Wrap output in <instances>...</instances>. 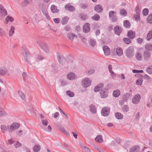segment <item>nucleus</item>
Returning a JSON list of instances; mask_svg holds the SVG:
<instances>
[{"mask_svg": "<svg viewBox=\"0 0 152 152\" xmlns=\"http://www.w3.org/2000/svg\"><path fill=\"white\" fill-rule=\"evenodd\" d=\"M37 43L44 52L46 53H49L50 52L49 47L46 43L39 40H37Z\"/></svg>", "mask_w": 152, "mask_h": 152, "instance_id": "1", "label": "nucleus"}, {"mask_svg": "<svg viewBox=\"0 0 152 152\" xmlns=\"http://www.w3.org/2000/svg\"><path fill=\"white\" fill-rule=\"evenodd\" d=\"M134 50L132 47H128L126 52V54L127 57L129 58H132L134 54Z\"/></svg>", "mask_w": 152, "mask_h": 152, "instance_id": "2", "label": "nucleus"}, {"mask_svg": "<svg viewBox=\"0 0 152 152\" xmlns=\"http://www.w3.org/2000/svg\"><path fill=\"white\" fill-rule=\"evenodd\" d=\"M91 80L88 78L87 77L83 79L82 81V83L83 86L84 88H87L91 84Z\"/></svg>", "mask_w": 152, "mask_h": 152, "instance_id": "3", "label": "nucleus"}, {"mask_svg": "<svg viewBox=\"0 0 152 152\" xmlns=\"http://www.w3.org/2000/svg\"><path fill=\"white\" fill-rule=\"evenodd\" d=\"M7 15V12L5 9L2 5L0 4V19L2 20Z\"/></svg>", "mask_w": 152, "mask_h": 152, "instance_id": "4", "label": "nucleus"}, {"mask_svg": "<svg viewBox=\"0 0 152 152\" xmlns=\"http://www.w3.org/2000/svg\"><path fill=\"white\" fill-rule=\"evenodd\" d=\"M20 126L19 123H14L10 126V128L8 129L9 131L10 132H12L13 130L18 129Z\"/></svg>", "mask_w": 152, "mask_h": 152, "instance_id": "5", "label": "nucleus"}, {"mask_svg": "<svg viewBox=\"0 0 152 152\" xmlns=\"http://www.w3.org/2000/svg\"><path fill=\"white\" fill-rule=\"evenodd\" d=\"M108 89H104L100 91V96L102 98H105L108 96Z\"/></svg>", "mask_w": 152, "mask_h": 152, "instance_id": "6", "label": "nucleus"}, {"mask_svg": "<svg viewBox=\"0 0 152 152\" xmlns=\"http://www.w3.org/2000/svg\"><path fill=\"white\" fill-rule=\"evenodd\" d=\"M110 112V109L108 107H104L101 110V114L104 116L108 115Z\"/></svg>", "mask_w": 152, "mask_h": 152, "instance_id": "7", "label": "nucleus"}, {"mask_svg": "<svg viewBox=\"0 0 152 152\" xmlns=\"http://www.w3.org/2000/svg\"><path fill=\"white\" fill-rule=\"evenodd\" d=\"M143 56L144 59L146 61L149 60L151 58V55L150 52L145 50L144 51Z\"/></svg>", "mask_w": 152, "mask_h": 152, "instance_id": "8", "label": "nucleus"}, {"mask_svg": "<svg viewBox=\"0 0 152 152\" xmlns=\"http://www.w3.org/2000/svg\"><path fill=\"white\" fill-rule=\"evenodd\" d=\"M141 99V96L139 94L136 95L132 100V102L134 104H137L138 103Z\"/></svg>", "mask_w": 152, "mask_h": 152, "instance_id": "9", "label": "nucleus"}, {"mask_svg": "<svg viewBox=\"0 0 152 152\" xmlns=\"http://www.w3.org/2000/svg\"><path fill=\"white\" fill-rule=\"evenodd\" d=\"M136 33L132 30L129 31L127 32V37L130 39H132L135 37Z\"/></svg>", "mask_w": 152, "mask_h": 152, "instance_id": "10", "label": "nucleus"}, {"mask_svg": "<svg viewBox=\"0 0 152 152\" xmlns=\"http://www.w3.org/2000/svg\"><path fill=\"white\" fill-rule=\"evenodd\" d=\"M102 48L105 55L108 56L110 54V49L107 46H104Z\"/></svg>", "mask_w": 152, "mask_h": 152, "instance_id": "11", "label": "nucleus"}, {"mask_svg": "<svg viewBox=\"0 0 152 152\" xmlns=\"http://www.w3.org/2000/svg\"><path fill=\"white\" fill-rule=\"evenodd\" d=\"M114 31L115 33L118 35H119L122 31L121 28L118 26H116L114 27Z\"/></svg>", "mask_w": 152, "mask_h": 152, "instance_id": "12", "label": "nucleus"}, {"mask_svg": "<svg viewBox=\"0 0 152 152\" xmlns=\"http://www.w3.org/2000/svg\"><path fill=\"white\" fill-rule=\"evenodd\" d=\"M67 77L69 80H74L76 78L77 76L74 73L71 72L67 75Z\"/></svg>", "mask_w": 152, "mask_h": 152, "instance_id": "13", "label": "nucleus"}, {"mask_svg": "<svg viewBox=\"0 0 152 152\" xmlns=\"http://www.w3.org/2000/svg\"><path fill=\"white\" fill-rule=\"evenodd\" d=\"M83 30L84 32H88L90 30V24L87 23L84 24L83 26Z\"/></svg>", "mask_w": 152, "mask_h": 152, "instance_id": "14", "label": "nucleus"}, {"mask_svg": "<svg viewBox=\"0 0 152 152\" xmlns=\"http://www.w3.org/2000/svg\"><path fill=\"white\" fill-rule=\"evenodd\" d=\"M65 8L66 10H69L70 12H73L75 10L74 7L69 4L66 5L65 6Z\"/></svg>", "mask_w": 152, "mask_h": 152, "instance_id": "15", "label": "nucleus"}, {"mask_svg": "<svg viewBox=\"0 0 152 152\" xmlns=\"http://www.w3.org/2000/svg\"><path fill=\"white\" fill-rule=\"evenodd\" d=\"M80 145L83 152H91L90 149L82 143H80Z\"/></svg>", "mask_w": 152, "mask_h": 152, "instance_id": "16", "label": "nucleus"}, {"mask_svg": "<svg viewBox=\"0 0 152 152\" xmlns=\"http://www.w3.org/2000/svg\"><path fill=\"white\" fill-rule=\"evenodd\" d=\"M94 10L97 12L100 13L102 11L103 8L102 6L100 5H96L94 7Z\"/></svg>", "mask_w": 152, "mask_h": 152, "instance_id": "17", "label": "nucleus"}, {"mask_svg": "<svg viewBox=\"0 0 152 152\" xmlns=\"http://www.w3.org/2000/svg\"><path fill=\"white\" fill-rule=\"evenodd\" d=\"M140 148V146L138 145L134 146L130 149L129 152H138Z\"/></svg>", "mask_w": 152, "mask_h": 152, "instance_id": "18", "label": "nucleus"}, {"mask_svg": "<svg viewBox=\"0 0 152 152\" xmlns=\"http://www.w3.org/2000/svg\"><path fill=\"white\" fill-rule=\"evenodd\" d=\"M104 85L102 83H101L96 86L94 88V91L95 92H97L103 87Z\"/></svg>", "mask_w": 152, "mask_h": 152, "instance_id": "19", "label": "nucleus"}, {"mask_svg": "<svg viewBox=\"0 0 152 152\" xmlns=\"http://www.w3.org/2000/svg\"><path fill=\"white\" fill-rule=\"evenodd\" d=\"M67 36L68 38L71 40H73L74 39V37L77 38V36L69 32L67 34Z\"/></svg>", "mask_w": 152, "mask_h": 152, "instance_id": "20", "label": "nucleus"}, {"mask_svg": "<svg viewBox=\"0 0 152 152\" xmlns=\"http://www.w3.org/2000/svg\"><path fill=\"white\" fill-rule=\"evenodd\" d=\"M58 59L60 63L62 64H64L66 61L65 58L62 56H58Z\"/></svg>", "mask_w": 152, "mask_h": 152, "instance_id": "21", "label": "nucleus"}, {"mask_svg": "<svg viewBox=\"0 0 152 152\" xmlns=\"http://www.w3.org/2000/svg\"><path fill=\"white\" fill-rule=\"evenodd\" d=\"M102 137V136L101 135H97L95 138V141L99 143H102L103 141Z\"/></svg>", "mask_w": 152, "mask_h": 152, "instance_id": "22", "label": "nucleus"}, {"mask_svg": "<svg viewBox=\"0 0 152 152\" xmlns=\"http://www.w3.org/2000/svg\"><path fill=\"white\" fill-rule=\"evenodd\" d=\"M116 52L117 55L119 56H121L123 54V50L121 48L118 47L117 48L116 50Z\"/></svg>", "mask_w": 152, "mask_h": 152, "instance_id": "23", "label": "nucleus"}, {"mask_svg": "<svg viewBox=\"0 0 152 152\" xmlns=\"http://www.w3.org/2000/svg\"><path fill=\"white\" fill-rule=\"evenodd\" d=\"M8 70L5 68H1L0 69V75L4 76L8 72Z\"/></svg>", "mask_w": 152, "mask_h": 152, "instance_id": "24", "label": "nucleus"}, {"mask_svg": "<svg viewBox=\"0 0 152 152\" xmlns=\"http://www.w3.org/2000/svg\"><path fill=\"white\" fill-rule=\"evenodd\" d=\"M123 25L126 28H129L130 27L131 24L128 20H124L123 22Z\"/></svg>", "mask_w": 152, "mask_h": 152, "instance_id": "25", "label": "nucleus"}, {"mask_svg": "<svg viewBox=\"0 0 152 152\" xmlns=\"http://www.w3.org/2000/svg\"><path fill=\"white\" fill-rule=\"evenodd\" d=\"M51 10L52 12L53 13H57L59 12V10L57 9V7L54 5H51Z\"/></svg>", "mask_w": 152, "mask_h": 152, "instance_id": "26", "label": "nucleus"}, {"mask_svg": "<svg viewBox=\"0 0 152 152\" xmlns=\"http://www.w3.org/2000/svg\"><path fill=\"white\" fill-rule=\"evenodd\" d=\"M80 18L83 20H85L88 18L87 15L84 13H81L79 14Z\"/></svg>", "mask_w": 152, "mask_h": 152, "instance_id": "27", "label": "nucleus"}, {"mask_svg": "<svg viewBox=\"0 0 152 152\" xmlns=\"http://www.w3.org/2000/svg\"><path fill=\"white\" fill-rule=\"evenodd\" d=\"M1 131L3 133H5L7 130V129H9V128L7 127V126L4 125H1Z\"/></svg>", "mask_w": 152, "mask_h": 152, "instance_id": "28", "label": "nucleus"}, {"mask_svg": "<svg viewBox=\"0 0 152 152\" xmlns=\"http://www.w3.org/2000/svg\"><path fill=\"white\" fill-rule=\"evenodd\" d=\"M30 2L28 0H24L21 3V6L23 7H25L30 4Z\"/></svg>", "mask_w": 152, "mask_h": 152, "instance_id": "29", "label": "nucleus"}, {"mask_svg": "<svg viewBox=\"0 0 152 152\" xmlns=\"http://www.w3.org/2000/svg\"><path fill=\"white\" fill-rule=\"evenodd\" d=\"M120 91L118 89L114 91L113 93V96L115 97H118L120 95Z\"/></svg>", "mask_w": 152, "mask_h": 152, "instance_id": "30", "label": "nucleus"}, {"mask_svg": "<svg viewBox=\"0 0 152 152\" xmlns=\"http://www.w3.org/2000/svg\"><path fill=\"white\" fill-rule=\"evenodd\" d=\"M131 94L129 93H126L123 96V99L126 101H127L131 96Z\"/></svg>", "mask_w": 152, "mask_h": 152, "instance_id": "31", "label": "nucleus"}, {"mask_svg": "<svg viewBox=\"0 0 152 152\" xmlns=\"http://www.w3.org/2000/svg\"><path fill=\"white\" fill-rule=\"evenodd\" d=\"M100 18V16L97 14H95L93 16H92L91 17V18L92 20L95 21H98L99 20Z\"/></svg>", "mask_w": 152, "mask_h": 152, "instance_id": "32", "label": "nucleus"}, {"mask_svg": "<svg viewBox=\"0 0 152 152\" xmlns=\"http://www.w3.org/2000/svg\"><path fill=\"white\" fill-rule=\"evenodd\" d=\"M69 18L68 17H65L62 18L61 22L63 25L66 24L68 22Z\"/></svg>", "mask_w": 152, "mask_h": 152, "instance_id": "33", "label": "nucleus"}, {"mask_svg": "<svg viewBox=\"0 0 152 152\" xmlns=\"http://www.w3.org/2000/svg\"><path fill=\"white\" fill-rule=\"evenodd\" d=\"M90 110L91 112L93 113H95L96 112V109L94 106L93 105H90L89 106Z\"/></svg>", "mask_w": 152, "mask_h": 152, "instance_id": "34", "label": "nucleus"}, {"mask_svg": "<svg viewBox=\"0 0 152 152\" xmlns=\"http://www.w3.org/2000/svg\"><path fill=\"white\" fill-rule=\"evenodd\" d=\"M15 28L14 26H11V28L9 32V35L10 36H12L14 33Z\"/></svg>", "mask_w": 152, "mask_h": 152, "instance_id": "35", "label": "nucleus"}, {"mask_svg": "<svg viewBox=\"0 0 152 152\" xmlns=\"http://www.w3.org/2000/svg\"><path fill=\"white\" fill-rule=\"evenodd\" d=\"M116 14V12L113 10H111L109 12V17L110 19Z\"/></svg>", "mask_w": 152, "mask_h": 152, "instance_id": "36", "label": "nucleus"}, {"mask_svg": "<svg viewBox=\"0 0 152 152\" xmlns=\"http://www.w3.org/2000/svg\"><path fill=\"white\" fill-rule=\"evenodd\" d=\"M22 54L23 56H24L25 60H26V61L28 62L29 63V61L28 60V53L26 52L25 51H24L23 53Z\"/></svg>", "mask_w": 152, "mask_h": 152, "instance_id": "37", "label": "nucleus"}, {"mask_svg": "<svg viewBox=\"0 0 152 152\" xmlns=\"http://www.w3.org/2000/svg\"><path fill=\"white\" fill-rule=\"evenodd\" d=\"M135 56L136 59L140 61L142 59V55L140 52H137Z\"/></svg>", "mask_w": 152, "mask_h": 152, "instance_id": "38", "label": "nucleus"}, {"mask_svg": "<svg viewBox=\"0 0 152 152\" xmlns=\"http://www.w3.org/2000/svg\"><path fill=\"white\" fill-rule=\"evenodd\" d=\"M40 149V146L39 145H35L33 148L34 151L35 152H38Z\"/></svg>", "mask_w": 152, "mask_h": 152, "instance_id": "39", "label": "nucleus"}, {"mask_svg": "<svg viewBox=\"0 0 152 152\" xmlns=\"http://www.w3.org/2000/svg\"><path fill=\"white\" fill-rule=\"evenodd\" d=\"M120 14L123 16H125L126 15L127 13L126 10L124 9H121L120 10Z\"/></svg>", "mask_w": 152, "mask_h": 152, "instance_id": "40", "label": "nucleus"}, {"mask_svg": "<svg viewBox=\"0 0 152 152\" xmlns=\"http://www.w3.org/2000/svg\"><path fill=\"white\" fill-rule=\"evenodd\" d=\"M123 41L126 44H129L132 42L130 39L128 38H124L123 39Z\"/></svg>", "mask_w": 152, "mask_h": 152, "instance_id": "41", "label": "nucleus"}, {"mask_svg": "<svg viewBox=\"0 0 152 152\" xmlns=\"http://www.w3.org/2000/svg\"><path fill=\"white\" fill-rule=\"evenodd\" d=\"M58 127L60 130L63 132L66 135H69V132H68L66 131V130H65V129L64 127L60 126Z\"/></svg>", "mask_w": 152, "mask_h": 152, "instance_id": "42", "label": "nucleus"}, {"mask_svg": "<svg viewBox=\"0 0 152 152\" xmlns=\"http://www.w3.org/2000/svg\"><path fill=\"white\" fill-rule=\"evenodd\" d=\"M115 117L118 119H121L123 118V115L120 113H117L115 114Z\"/></svg>", "mask_w": 152, "mask_h": 152, "instance_id": "43", "label": "nucleus"}, {"mask_svg": "<svg viewBox=\"0 0 152 152\" xmlns=\"http://www.w3.org/2000/svg\"><path fill=\"white\" fill-rule=\"evenodd\" d=\"M18 94L20 97L23 100L25 99V97L24 94L21 91H19L18 92Z\"/></svg>", "mask_w": 152, "mask_h": 152, "instance_id": "44", "label": "nucleus"}, {"mask_svg": "<svg viewBox=\"0 0 152 152\" xmlns=\"http://www.w3.org/2000/svg\"><path fill=\"white\" fill-rule=\"evenodd\" d=\"M145 49L149 51L152 50V45L150 44H147L145 45Z\"/></svg>", "mask_w": 152, "mask_h": 152, "instance_id": "45", "label": "nucleus"}, {"mask_svg": "<svg viewBox=\"0 0 152 152\" xmlns=\"http://www.w3.org/2000/svg\"><path fill=\"white\" fill-rule=\"evenodd\" d=\"M152 38V31H150L148 34L147 36V39L148 41L149 40Z\"/></svg>", "mask_w": 152, "mask_h": 152, "instance_id": "46", "label": "nucleus"}, {"mask_svg": "<svg viewBox=\"0 0 152 152\" xmlns=\"http://www.w3.org/2000/svg\"><path fill=\"white\" fill-rule=\"evenodd\" d=\"M112 21L113 23H116L118 19V17L116 15L110 18Z\"/></svg>", "mask_w": 152, "mask_h": 152, "instance_id": "47", "label": "nucleus"}, {"mask_svg": "<svg viewBox=\"0 0 152 152\" xmlns=\"http://www.w3.org/2000/svg\"><path fill=\"white\" fill-rule=\"evenodd\" d=\"M146 71L149 74H152V66H148L147 68Z\"/></svg>", "mask_w": 152, "mask_h": 152, "instance_id": "48", "label": "nucleus"}, {"mask_svg": "<svg viewBox=\"0 0 152 152\" xmlns=\"http://www.w3.org/2000/svg\"><path fill=\"white\" fill-rule=\"evenodd\" d=\"M66 94L71 97H73L74 96V93L73 92H71L69 90L66 91Z\"/></svg>", "mask_w": 152, "mask_h": 152, "instance_id": "49", "label": "nucleus"}, {"mask_svg": "<svg viewBox=\"0 0 152 152\" xmlns=\"http://www.w3.org/2000/svg\"><path fill=\"white\" fill-rule=\"evenodd\" d=\"M129 108L127 105H125L122 108V111L125 112H126L128 111Z\"/></svg>", "mask_w": 152, "mask_h": 152, "instance_id": "50", "label": "nucleus"}, {"mask_svg": "<svg viewBox=\"0 0 152 152\" xmlns=\"http://www.w3.org/2000/svg\"><path fill=\"white\" fill-rule=\"evenodd\" d=\"M149 12V10L148 9L145 8L142 11V13L143 15L145 16L147 15Z\"/></svg>", "mask_w": 152, "mask_h": 152, "instance_id": "51", "label": "nucleus"}, {"mask_svg": "<svg viewBox=\"0 0 152 152\" xmlns=\"http://www.w3.org/2000/svg\"><path fill=\"white\" fill-rule=\"evenodd\" d=\"M6 113V112L4 111L3 108L0 107V116H1L3 115H5Z\"/></svg>", "mask_w": 152, "mask_h": 152, "instance_id": "52", "label": "nucleus"}, {"mask_svg": "<svg viewBox=\"0 0 152 152\" xmlns=\"http://www.w3.org/2000/svg\"><path fill=\"white\" fill-rule=\"evenodd\" d=\"M147 21L149 23H152V14L149 15L147 19Z\"/></svg>", "mask_w": 152, "mask_h": 152, "instance_id": "53", "label": "nucleus"}, {"mask_svg": "<svg viewBox=\"0 0 152 152\" xmlns=\"http://www.w3.org/2000/svg\"><path fill=\"white\" fill-rule=\"evenodd\" d=\"M142 81L143 80L142 79L139 78L137 80L136 83L137 85L140 86L142 84Z\"/></svg>", "mask_w": 152, "mask_h": 152, "instance_id": "54", "label": "nucleus"}, {"mask_svg": "<svg viewBox=\"0 0 152 152\" xmlns=\"http://www.w3.org/2000/svg\"><path fill=\"white\" fill-rule=\"evenodd\" d=\"M14 145L15 148H17L20 147L21 145V143L18 141H15L14 142Z\"/></svg>", "mask_w": 152, "mask_h": 152, "instance_id": "55", "label": "nucleus"}, {"mask_svg": "<svg viewBox=\"0 0 152 152\" xmlns=\"http://www.w3.org/2000/svg\"><path fill=\"white\" fill-rule=\"evenodd\" d=\"M7 22L9 21L12 22L14 21V19L12 17L10 16H7L6 18Z\"/></svg>", "mask_w": 152, "mask_h": 152, "instance_id": "56", "label": "nucleus"}, {"mask_svg": "<svg viewBox=\"0 0 152 152\" xmlns=\"http://www.w3.org/2000/svg\"><path fill=\"white\" fill-rule=\"evenodd\" d=\"M134 17L136 21H139L140 20V14H136L134 15Z\"/></svg>", "mask_w": 152, "mask_h": 152, "instance_id": "57", "label": "nucleus"}, {"mask_svg": "<svg viewBox=\"0 0 152 152\" xmlns=\"http://www.w3.org/2000/svg\"><path fill=\"white\" fill-rule=\"evenodd\" d=\"M96 44V42L95 40L92 39L90 40V44L91 46L93 47Z\"/></svg>", "mask_w": 152, "mask_h": 152, "instance_id": "58", "label": "nucleus"}, {"mask_svg": "<svg viewBox=\"0 0 152 152\" xmlns=\"http://www.w3.org/2000/svg\"><path fill=\"white\" fill-rule=\"evenodd\" d=\"M42 123L43 125L45 126H47L48 123V121L46 120H42Z\"/></svg>", "mask_w": 152, "mask_h": 152, "instance_id": "59", "label": "nucleus"}, {"mask_svg": "<svg viewBox=\"0 0 152 152\" xmlns=\"http://www.w3.org/2000/svg\"><path fill=\"white\" fill-rule=\"evenodd\" d=\"M44 130L46 132H50L51 131L52 128L50 126L48 125V126L47 128L45 129Z\"/></svg>", "mask_w": 152, "mask_h": 152, "instance_id": "60", "label": "nucleus"}, {"mask_svg": "<svg viewBox=\"0 0 152 152\" xmlns=\"http://www.w3.org/2000/svg\"><path fill=\"white\" fill-rule=\"evenodd\" d=\"M44 58V57L40 55H38L37 56V59L38 60H42Z\"/></svg>", "mask_w": 152, "mask_h": 152, "instance_id": "61", "label": "nucleus"}, {"mask_svg": "<svg viewBox=\"0 0 152 152\" xmlns=\"http://www.w3.org/2000/svg\"><path fill=\"white\" fill-rule=\"evenodd\" d=\"M132 72L134 73H142L143 72V71L142 70H138L136 69L133 70Z\"/></svg>", "mask_w": 152, "mask_h": 152, "instance_id": "62", "label": "nucleus"}, {"mask_svg": "<svg viewBox=\"0 0 152 152\" xmlns=\"http://www.w3.org/2000/svg\"><path fill=\"white\" fill-rule=\"evenodd\" d=\"M14 140L12 139H11L8 140L7 144L9 145L11 144L12 143L14 144Z\"/></svg>", "mask_w": 152, "mask_h": 152, "instance_id": "63", "label": "nucleus"}, {"mask_svg": "<svg viewBox=\"0 0 152 152\" xmlns=\"http://www.w3.org/2000/svg\"><path fill=\"white\" fill-rule=\"evenodd\" d=\"M135 11L136 12V14H140V10L139 9V6H137L136 8V9L135 10Z\"/></svg>", "mask_w": 152, "mask_h": 152, "instance_id": "64", "label": "nucleus"}]
</instances>
